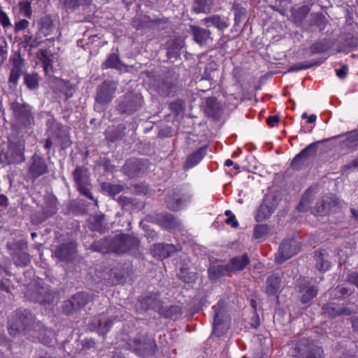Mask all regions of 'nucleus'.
<instances>
[{"label": "nucleus", "mask_w": 358, "mask_h": 358, "mask_svg": "<svg viewBox=\"0 0 358 358\" xmlns=\"http://www.w3.org/2000/svg\"><path fill=\"white\" fill-rule=\"evenodd\" d=\"M138 245V241L136 238L127 235L119 234L111 241L106 239L96 241L92 247L94 251L101 253H107L110 251L116 253H123Z\"/></svg>", "instance_id": "f257e3e1"}, {"label": "nucleus", "mask_w": 358, "mask_h": 358, "mask_svg": "<svg viewBox=\"0 0 358 358\" xmlns=\"http://www.w3.org/2000/svg\"><path fill=\"white\" fill-rule=\"evenodd\" d=\"M37 58L43 63V70L48 76V81L50 86L55 91H62L65 85V82L54 76L51 75L52 71V57L53 55L47 50H40L36 53Z\"/></svg>", "instance_id": "f03ea898"}, {"label": "nucleus", "mask_w": 358, "mask_h": 358, "mask_svg": "<svg viewBox=\"0 0 358 358\" xmlns=\"http://www.w3.org/2000/svg\"><path fill=\"white\" fill-rule=\"evenodd\" d=\"M249 258L246 254L231 259L227 265H218L209 268V275L212 279L224 275L225 272H235L244 269L249 264Z\"/></svg>", "instance_id": "7ed1b4c3"}, {"label": "nucleus", "mask_w": 358, "mask_h": 358, "mask_svg": "<svg viewBox=\"0 0 358 358\" xmlns=\"http://www.w3.org/2000/svg\"><path fill=\"white\" fill-rule=\"evenodd\" d=\"M10 109L17 122L24 127H29L34 124V115L32 107L27 103L13 101Z\"/></svg>", "instance_id": "20e7f679"}, {"label": "nucleus", "mask_w": 358, "mask_h": 358, "mask_svg": "<svg viewBox=\"0 0 358 358\" xmlns=\"http://www.w3.org/2000/svg\"><path fill=\"white\" fill-rule=\"evenodd\" d=\"M291 353L299 358H322L323 350L308 339L302 338L296 343Z\"/></svg>", "instance_id": "39448f33"}, {"label": "nucleus", "mask_w": 358, "mask_h": 358, "mask_svg": "<svg viewBox=\"0 0 358 358\" xmlns=\"http://www.w3.org/2000/svg\"><path fill=\"white\" fill-rule=\"evenodd\" d=\"M213 334L220 337L229 328V317L225 313L224 302L219 301L214 307Z\"/></svg>", "instance_id": "423d86ee"}, {"label": "nucleus", "mask_w": 358, "mask_h": 358, "mask_svg": "<svg viewBox=\"0 0 358 358\" xmlns=\"http://www.w3.org/2000/svg\"><path fill=\"white\" fill-rule=\"evenodd\" d=\"M25 145L21 140H9L5 151L4 164H19L24 161Z\"/></svg>", "instance_id": "0eeeda50"}, {"label": "nucleus", "mask_w": 358, "mask_h": 358, "mask_svg": "<svg viewBox=\"0 0 358 358\" xmlns=\"http://www.w3.org/2000/svg\"><path fill=\"white\" fill-rule=\"evenodd\" d=\"M32 321V315L28 311L17 313L15 316L8 319V331L12 336H15L27 329Z\"/></svg>", "instance_id": "6e6552de"}, {"label": "nucleus", "mask_w": 358, "mask_h": 358, "mask_svg": "<svg viewBox=\"0 0 358 358\" xmlns=\"http://www.w3.org/2000/svg\"><path fill=\"white\" fill-rule=\"evenodd\" d=\"M73 176L80 193L93 200L97 205V201L94 199L91 193L92 185L90 182L88 171L86 169L78 167L73 172Z\"/></svg>", "instance_id": "1a4fd4ad"}, {"label": "nucleus", "mask_w": 358, "mask_h": 358, "mask_svg": "<svg viewBox=\"0 0 358 358\" xmlns=\"http://www.w3.org/2000/svg\"><path fill=\"white\" fill-rule=\"evenodd\" d=\"M300 250V243L294 238L284 241L280 245L275 261L282 264L285 260L295 255Z\"/></svg>", "instance_id": "9d476101"}, {"label": "nucleus", "mask_w": 358, "mask_h": 358, "mask_svg": "<svg viewBox=\"0 0 358 358\" xmlns=\"http://www.w3.org/2000/svg\"><path fill=\"white\" fill-rule=\"evenodd\" d=\"M192 195L185 190H177L169 195L166 204L167 207L172 210H178L191 202Z\"/></svg>", "instance_id": "9b49d317"}, {"label": "nucleus", "mask_w": 358, "mask_h": 358, "mask_svg": "<svg viewBox=\"0 0 358 358\" xmlns=\"http://www.w3.org/2000/svg\"><path fill=\"white\" fill-rule=\"evenodd\" d=\"M57 211V200L53 196H49L45 199V206L41 210L38 211L32 216V221L36 224H40L48 217L53 215Z\"/></svg>", "instance_id": "f8f14e48"}, {"label": "nucleus", "mask_w": 358, "mask_h": 358, "mask_svg": "<svg viewBox=\"0 0 358 358\" xmlns=\"http://www.w3.org/2000/svg\"><path fill=\"white\" fill-rule=\"evenodd\" d=\"M317 148L315 143L308 145L294 157L291 164L292 167L295 169H300L308 162L310 158L315 155Z\"/></svg>", "instance_id": "ddd939ff"}, {"label": "nucleus", "mask_w": 358, "mask_h": 358, "mask_svg": "<svg viewBox=\"0 0 358 358\" xmlns=\"http://www.w3.org/2000/svg\"><path fill=\"white\" fill-rule=\"evenodd\" d=\"M117 90V83L114 81H104L100 86L96 93V99L99 103H108L113 98V94Z\"/></svg>", "instance_id": "4468645a"}, {"label": "nucleus", "mask_w": 358, "mask_h": 358, "mask_svg": "<svg viewBox=\"0 0 358 358\" xmlns=\"http://www.w3.org/2000/svg\"><path fill=\"white\" fill-rule=\"evenodd\" d=\"M33 178H38L48 171V166L45 160L37 155L32 157V162L29 169Z\"/></svg>", "instance_id": "2eb2a0df"}, {"label": "nucleus", "mask_w": 358, "mask_h": 358, "mask_svg": "<svg viewBox=\"0 0 358 358\" xmlns=\"http://www.w3.org/2000/svg\"><path fill=\"white\" fill-rule=\"evenodd\" d=\"M274 201L269 199H264L258 208L255 219L257 222H262L268 219L275 210Z\"/></svg>", "instance_id": "dca6fc26"}, {"label": "nucleus", "mask_w": 358, "mask_h": 358, "mask_svg": "<svg viewBox=\"0 0 358 358\" xmlns=\"http://www.w3.org/2000/svg\"><path fill=\"white\" fill-rule=\"evenodd\" d=\"M323 313L331 317L339 315H349L352 311L348 308H345L335 303L324 304L322 307Z\"/></svg>", "instance_id": "f3484780"}, {"label": "nucleus", "mask_w": 358, "mask_h": 358, "mask_svg": "<svg viewBox=\"0 0 358 358\" xmlns=\"http://www.w3.org/2000/svg\"><path fill=\"white\" fill-rule=\"evenodd\" d=\"M177 249L173 244L157 243L152 246V252L154 257L165 259L171 256Z\"/></svg>", "instance_id": "a211bd4d"}, {"label": "nucleus", "mask_w": 358, "mask_h": 358, "mask_svg": "<svg viewBox=\"0 0 358 358\" xmlns=\"http://www.w3.org/2000/svg\"><path fill=\"white\" fill-rule=\"evenodd\" d=\"M201 22L207 27L213 26L222 31L227 29L229 25L228 20L226 17L218 15H213L206 17L201 20Z\"/></svg>", "instance_id": "6ab92c4d"}, {"label": "nucleus", "mask_w": 358, "mask_h": 358, "mask_svg": "<svg viewBox=\"0 0 358 358\" xmlns=\"http://www.w3.org/2000/svg\"><path fill=\"white\" fill-rule=\"evenodd\" d=\"M191 29L195 41L199 45H206L212 41L211 33L209 30L196 26H192Z\"/></svg>", "instance_id": "aec40b11"}, {"label": "nucleus", "mask_w": 358, "mask_h": 358, "mask_svg": "<svg viewBox=\"0 0 358 358\" xmlns=\"http://www.w3.org/2000/svg\"><path fill=\"white\" fill-rule=\"evenodd\" d=\"M124 173L131 178L138 176L142 170V162L138 159H132L126 162L122 168Z\"/></svg>", "instance_id": "412c9836"}, {"label": "nucleus", "mask_w": 358, "mask_h": 358, "mask_svg": "<svg viewBox=\"0 0 358 358\" xmlns=\"http://www.w3.org/2000/svg\"><path fill=\"white\" fill-rule=\"evenodd\" d=\"M336 205L337 201L335 199L330 196H326L322 201L317 203L314 213L320 215H325L328 212L333 210L332 208L336 207Z\"/></svg>", "instance_id": "4be33fe9"}, {"label": "nucleus", "mask_w": 358, "mask_h": 358, "mask_svg": "<svg viewBox=\"0 0 358 358\" xmlns=\"http://www.w3.org/2000/svg\"><path fill=\"white\" fill-rule=\"evenodd\" d=\"M207 147H201L196 152L190 154L186 159L184 168L189 169L196 165L205 156L206 153Z\"/></svg>", "instance_id": "5701e85b"}, {"label": "nucleus", "mask_w": 358, "mask_h": 358, "mask_svg": "<svg viewBox=\"0 0 358 358\" xmlns=\"http://www.w3.org/2000/svg\"><path fill=\"white\" fill-rule=\"evenodd\" d=\"M142 98L139 96H133L129 103L124 101L119 105V109L125 113H132L136 111L142 103Z\"/></svg>", "instance_id": "b1692460"}, {"label": "nucleus", "mask_w": 358, "mask_h": 358, "mask_svg": "<svg viewBox=\"0 0 358 358\" xmlns=\"http://www.w3.org/2000/svg\"><path fill=\"white\" fill-rule=\"evenodd\" d=\"M327 253L324 250H317L315 253L317 269L322 272L328 271L330 268V263L327 259Z\"/></svg>", "instance_id": "393cba45"}, {"label": "nucleus", "mask_w": 358, "mask_h": 358, "mask_svg": "<svg viewBox=\"0 0 358 358\" xmlns=\"http://www.w3.org/2000/svg\"><path fill=\"white\" fill-rule=\"evenodd\" d=\"M92 300V297L87 293L79 292L74 294L71 299V305L73 309L84 307Z\"/></svg>", "instance_id": "a878e982"}, {"label": "nucleus", "mask_w": 358, "mask_h": 358, "mask_svg": "<svg viewBox=\"0 0 358 358\" xmlns=\"http://www.w3.org/2000/svg\"><path fill=\"white\" fill-rule=\"evenodd\" d=\"M158 224L166 229H173L179 226V222L171 214L159 215L157 217Z\"/></svg>", "instance_id": "bb28decb"}, {"label": "nucleus", "mask_w": 358, "mask_h": 358, "mask_svg": "<svg viewBox=\"0 0 358 358\" xmlns=\"http://www.w3.org/2000/svg\"><path fill=\"white\" fill-rule=\"evenodd\" d=\"M136 352L142 356L148 355L150 354L155 346L154 342L151 339L145 340L143 342L140 341H134Z\"/></svg>", "instance_id": "cd10ccee"}, {"label": "nucleus", "mask_w": 358, "mask_h": 358, "mask_svg": "<svg viewBox=\"0 0 358 358\" xmlns=\"http://www.w3.org/2000/svg\"><path fill=\"white\" fill-rule=\"evenodd\" d=\"M299 291L302 293L301 301L303 303H308L316 295L317 290L313 286H307L306 285H299Z\"/></svg>", "instance_id": "c85d7f7f"}, {"label": "nucleus", "mask_w": 358, "mask_h": 358, "mask_svg": "<svg viewBox=\"0 0 358 358\" xmlns=\"http://www.w3.org/2000/svg\"><path fill=\"white\" fill-rule=\"evenodd\" d=\"M280 286V278L273 274L270 275L267 279L266 292L269 295L275 294L279 290Z\"/></svg>", "instance_id": "c756f323"}, {"label": "nucleus", "mask_w": 358, "mask_h": 358, "mask_svg": "<svg viewBox=\"0 0 358 358\" xmlns=\"http://www.w3.org/2000/svg\"><path fill=\"white\" fill-rule=\"evenodd\" d=\"M213 0H194L192 10L195 13H207Z\"/></svg>", "instance_id": "7c9ffc66"}, {"label": "nucleus", "mask_w": 358, "mask_h": 358, "mask_svg": "<svg viewBox=\"0 0 358 358\" xmlns=\"http://www.w3.org/2000/svg\"><path fill=\"white\" fill-rule=\"evenodd\" d=\"M115 319L116 317H114L113 319L106 318L105 316H102L100 319H99L98 331L99 334H102L103 336L105 335L111 327L112 324H113V321Z\"/></svg>", "instance_id": "2f4dec72"}, {"label": "nucleus", "mask_w": 358, "mask_h": 358, "mask_svg": "<svg viewBox=\"0 0 358 358\" xmlns=\"http://www.w3.org/2000/svg\"><path fill=\"white\" fill-rule=\"evenodd\" d=\"M122 64L120 57L116 54H111L108 56L107 59L103 64L104 69L113 68L117 69H122Z\"/></svg>", "instance_id": "473e14b6"}, {"label": "nucleus", "mask_w": 358, "mask_h": 358, "mask_svg": "<svg viewBox=\"0 0 358 358\" xmlns=\"http://www.w3.org/2000/svg\"><path fill=\"white\" fill-rule=\"evenodd\" d=\"M90 228L92 231L103 232L105 229L104 215H96L90 222Z\"/></svg>", "instance_id": "72a5a7b5"}, {"label": "nucleus", "mask_w": 358, "mask_h": 358, "mask_svg": "<svg viewBox=\"0 0 358 358\" xmlns=\"http://www.w3.org/2000/svg\"><path fill=\"white\" fill-rule=\"evenodd\" d=\"M20 12L22 16L28 19L32 17L31 3L29 1H21L19 3Z\"/></svg>", "instance_id": "f704fd0d"}, {"label": "nucleus", "mask_w": 358, "mask_h": 358, "mask_svg": "<svg viewBox=\"0 0 358 358\" xmlns=\"http://www.w3.org/2000/svg\"><path fill=\"white\" fill-rule=\"evenodd\" d=\"M24 83L30 90H35L38 87V76L37 73L25 74Z\"/></svg>", "instance_id": "c9c22d12"}, {"label": "nucleus", "mask_w": 358, "mask_h": 358, "mask_svg": "<svg viewBox=\"0 0 358 358\" xmlns=\"http://www.w3.org/2000/svg\"><path fill=\"white\" fill-rule=\"evenodd\" d=\"M101 188L103 191L113 196L119 194L123 189L120 185H113L108 182L102 183Z\"/></svg>", "instance_id": "e433bc0d"}, {"label": "nucleus", "mask_w": 358, "mask_h": 358, "mask_svg": "<svg viewBox=\"0 0 358 358\" xmlns=\"http://www.w3.org/2000/svg\"><path fill=\"white\" fill-rule=\"evenodd\" d=\"M14 262L18 266H24L29 262V255L24 252H20L14 257Z\"/></svg>", "instance_id": "4c0bfd02"}, {"label": "nucleus", "mask_w": 358, "mask_h": 358, "mask_svg": "<svg viewBox=\"0 0 358 358\" xmlns=\"http://www.w3.org/2000/svg\"><path fill=\"white\" fill-rule=\"evenodd\" d=\"M268 231L266 224H257L254 228L253 235L255 238H263L267 236Z\"/></svg>", "instance_id": "58836bf2"}, {"label": "nucleus", "mask_w": 358, "mask_h": 358, "mask_svg": "<svg viewBox=\"0 0 358 358\" xmlns=\"http://www.w3.org/2000/svg\"><path fill=\"white\" fill-rule=\"evenodd\" d=\"M55 257L60 262H64L67 259V245L62 244L58 246L55 252Z\"/></svg>", "instance_id": "ea45409f"}, {"label": "nucleus", "mask_w": 358, "mask_h": 358, "mask_svg": "<svg viewBox=\"0 0 358 358\" xmlns=\"http://www.w3.org/2000/svg\"><path fill=\"white\" fill-rule=\"evenodd\" d=\"M10 62L12 65V69L22 70L23 66V59L20 54L15 53L10 58Z\"/></svg>", "instance_id": "a19ab883"}, {"label": "nucleus", "mask_w": 358, "mask_h": 358, "mask_svg": "<svg viewBox=\"0 0 358 358\" xmlns=\"http://www.w3.org/2000/svg\"><path fill=\"white\" fill-rule=\"evenodd\" d=\"M313 20L314 24L320 28V31L324 29L327 21L326 17L323 14L317 13L314 15Z\"/></svg>", "instance_id": "79ce46f5"}, {"label": "nucleus", "mask_w": 358, "mask_h": 358, "mask_svg": "<svg viewBox=\"0 0 358 358\" xmlns=\"http://www.w3.org/2000/svg\"><path fill=\"white\" fill-rule=\"evenodd\" d=\"M0 24L3 26V28H8L12 26L10 20L7 15V14L0 8Z\"/></svg>", "instance_id": "37998d69"}, {"label": "nucleus", "mask_w": 358, "mask_h": 358, "mask_svg": "<svg viewBox=\"0 0 358 358\" xmlns=\"http://www.w3.org/2000/svg\"><path fill=\"white\" fill-rule=\"evenodd\" d=\"M21 73H22V70H18V69H15L11 68L10 76L8 78L9 83L16 85L18 79L20 78Z\"/></svg>", "instance_id": "c03bdc74"}, {"label": "nucleus", "mask_w": 358, "mask_h": 358, "mask_svg": "<svg viewBox=\"0 0 358 358\" xmlns=\"http://www.w3.org/2000/svg\"><path fill=\"white\" fill-rule=\"evenodd\" d=\"M29 24V22L28 20H27L25 19L20 20V21L17 22L15 24V31H20L24 30L25 29H27L28 27Z\"/></svg>", "instance_id": "a18cd8bd"}, {"label": "nucleus", "mask_w": 358, "mask_h": 358, "mask_svg": "<svg viewBox=\"0 0 358 358\" xmlns=\"http://www.w3.org/2000/svg\"><path fill=\"white\" fill-rule=\"evenodd\" d=\"M311 66H312L311 64L307 65V64H303L301 63H299V64L291 66L288 69V72L297 71H300V70H303V69H307L310 68Z\"/></svg>", "instance_id": "49530a36"}, {"label": "nucleus", "mask_w": 358, "mask_h": 358, "mask_svg": "<svg viewBox=\"0 0 358 358\" xmlns=\"http://www.w3.org/2000/svg\"><path fill=\"white\" fill-rule=\"evenodd\" d=\"M7 48H8L6 44L4 45H0V66L3 64V63L7 58V56H8Z\"/></svg>", "instance_id": "de8ad7c7"}, {"label": "nucleus", "mask_w": 358, "mask_h": 358, "mask_svg": "<svg viewBox=\"0 0 358 358\" xmlns=\"http://www.w3.org/2000/svg\"><path fill=\"white\" fill-rule=\"evenodd\" d=\"M348 72V67L347 65H342L341 69L336 70V74L338 78L340 79H343L345 78L347 73Z\"/></svg>", "instance_id": "09e8293b"}, {"label": "nucleus", "mask_w": 358, "mask_h": 358, "mask_svg": "<svg viewBox=\"0 0 358 358\" xmlns=\"http://www.w3.org/2000/svg\"><path fill=\"white\" fill-rule=\"evenodd\" d=\"M348 281L358 287V272H352L348 277Z\"/></svg>", "instance_id": "8fccbe9b"}, {"label": "nucleus", "mask_w": 358, "mask_h": 358, "mask_svg": "<svg viewBox=\"0 0 358 358\" xmlns=\"http://www.w3.org/2000/svg\"><path fill=\"white\" fill-rule=\"evenodd\" d=\"M225 222L234 228H236L238 226V222L237 221L234 215L227 217L225 220Z\"/></svg>", "instance_id": "3c124183"}, {"label": "nucleus", "mask_w": 358, "mask_h": 358, "mask_svg": "<svg viewBox=\"0 0 358 358\" xmlns=\"http://www.w3.org/2000/svg\"><path fill=\"white\" fill-rule=\"evenodd\" d=\"M357 141L358 136L355 134H352L345 140L344 143L346 145H350V143H353L354 145H355L357 143Z\"/></svg>", "instance_id": "603ef678"}, {"label": "nucleus", "mask_w": 358, "mask_h": 358, "mask_svg": "<svg viewBox=\"0 0 358 358\" xmlns=\"http://www.w3.org/2000/svg\"><path fill=\"white\" fill-rule=\"evenodd\" d=\"M358 167V157L351 161L350 162L348 163L343 166V169L345 170L352 169V168H357Z\"/></svg>", "instance_id": "864d4df0"}, {"label": "nucleus", "mask_w": 358, "mask_h": 358, "mask_svg": "<svg viewBox=\"0 0 358 358\" xmlns=\"http://www.w3.org/2000/svg\"><path fill=\"white\" fill-rule=\"evenodd\" d=\"M279 122V118L277 116H270L267 118V123L271 127L275 126Z\"/></svg>", "instance_id": "5fc2aeb1"}, {"label": "nucleus", "mask_w": 358, "mask_h": 358, "mask_svg": "<svg viewBox=\"0 0 358 358\" xmlns=\"http://www.w3.org/2000/svg\"><path fill=\"white\" fill-rule=\"evenodd\" d=\"M341 295H350L351 294V291L345 287H337L336 288Z\"/></svg>", "instance_id": "6e6d98bb"}, {"label": "nucleus", "mask_w": 358, "mask_h": 358, "mask_svg": "<svg viewBox=\"0 0 358 358\" xmlns=\"http://www.w3.org/2000/svg\"><path fill=\"white\" fill-rule=\"evenodd\" d=\"M5 147L3 144H0V164H4Z\"/></svg>", "instance_id": "4d7b16f0"}, {"label": "nucleus", "mask_w": 358, "mask_h": 358, "mask_svg": "<svg viewBox=\"0 0 358 358\" xmlns=\"http://www.w3.org/2000/svg\"><path fill=\"white\" fill-rule=\"evenodd\" d=\"M317 115L315 114H312L308 117V122L313 123L316 121Z\"/></svg>", "instance_id": "13d9d810"}, {"label": "nucleus", "mask_w": 358, "mask_h": 358, "mask_svg": "<svg viewBox=\"0 0 358 358\" xmlns=\"http://www.w3.org/2000/svg\"><path fill=\"white\" fill-rule=\"evenodd\" d=\"M352 327L355 331H358V317L353 320Z\"/></svg>", "instance_id": "bf43d9fd"}, {"label": "nucleus", "mask_w": 358, "mask_h": 358, "mask_svg": "<svg viewBox=\"0 0 358 358\" xmlns=\"http://www.w3.org/2000/svg\"><path fill=\"white\" fill-rule=\"evenodd\" d=\"M45 148L48 150L52 146V141L50 138L46 139L45 143Z\"/></svg>", "instance_id": "052dcab7"}, {"label": "nucleus", "mask_w": 358, "mask_h": 358, "mask_svg": "<svg viewBox=\"0 0 358 358\" xmlns=\"http://www.w3.org/2000/svg\"><path fill=\"white\" fill-rule=\"evenodd\" d=\"M233 164H234L233 161H232V160H231V159H227V160L225 161V162H224V165H225L226 166H231V165H233Z\"/></svg>", "instance_id": "680f3d73"}, {"label": "nucleus", "mask_w": 358, "mask_h": 358, "mask_svg": "<svg viewBox=\"0 0 358 358\" xmlns=\"http://www.w3.org/2000/svg\"><path fill=\"white\" fill-rule=\"evenodd\" d=\"M305 202V199H303L299 205L298 206V209L299 210H303V203Z\"/></svg>", "instance_id": "e2e57ef3"}, {"label": "nucleus", "mask_w": 358, "mask_h": 358, "mask_svg": "<svg viewBox=\"0 0 358 358\" xmlns=\"http://www.w3.org/2000/svg\"><path fill=\"white\" fill-rule=\"evenodd\" d=\"M75 248H76V243L74 242L69 243V252H70V250L74 249Z\"/></svg>", "instance_id": "0e129e2a"}, {"label": "nucleus", "mask_w": 358, "mask_h": 358, "mask_svg": "<svg viewBox=\"0 0 358 358\" xmlns=\"http://www.w3.org/2000/svg\"><path fill=\"white\" fill-rule=\"evenodd\" d=\"M41 43V42H38L36 41H33L31 43V48H36L37 47L38 45H39Z\"/></svg>", "instance_id": "69168bd1"}, {"label": "nucleus", "mask_w": 358, "mask_h": 358, "mask_svg": "<svg viewBox=\"0 0 358 358\" xmlns=\"http://www.w3.org/2000/svg\"><path fill=\"white\" fill-rule=\"evenodd\" d=\"M225 215H227L228 217L234 215L232 212L230 210H227L224 213Z\"/></svg>", "instance_id": "338daca9"}, {"label": "nucleus", "mask_w": 358, "mask_h": 358, "mask_svg": "<svg viewBox=\"0 0 358 358\" xmlns=\"http://www.w3.org/2000/svg\"><path fill=\"white\" fill-rule=\"evenodd\" d=\"M351 213L354 217H358V213L357 214L355 210L351 209Z\"/></svg>", "instance_id": "774afa93"}]
</instances>
